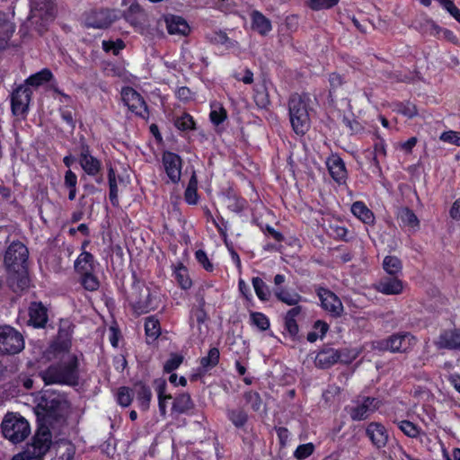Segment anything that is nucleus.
Listing matches in <instances>:
<instances>
[{
	"label": "nucleus",
	"mask_w": 460,
	"mask_h": 460,
	"mask_svg": "<svg viewBox=\"0 0 460 460\" xmlns=\"http://www.w3.org/2000/svg\"><path fill=\"white\" fill-rule=\"evenodd\" d=\"M28 248L22 242H13L4 254V265L7 271V285L13 292L28 288Z\"/></svg>",
	"instance_id": "1"
},
{
	"label": "nucleus",
	"mask_w": 460,
	"mask_h": 460,
	"mask_svg": "<svg viewBox=\"0 0 460 460\" xmlns=\"http://www.w3.org/2000/svg\"><path fill=\"white\" fill-rule=\"evenodd\" d=\"M40 376L46 385L66 384L75 385L78 383V360L69 353L63 355L61 361L49 366L40 372Z\"/></svg>",
	"instance_id": "2"
},
{
	"label": "nucleus",
	"mask_w": 460,
	"mask_h": 460,
	"mask_svg": "<svg viewBox=\"0 0 460 460\" xmlns=\"http://www.w3.org/2000/svg\"><path fill=\"white\" fill-rule=\"evenodd\" d=\"M309 96L295 93L288 101L291 126L297 135H304L310 127L308 111Z\"/></svg>",
	"instance_id": "3"
},
{
	"label": "nucleus",
	"mask_w": 460,
	"mask_h": 460,
	"mask_svg": "<svg viewBox=\"0 0 460 460\" xmlns=\"http://www.w3.org/2000/svg\"><path fill=\"white\" fill-rule=\"evenodd\" d=\"M1 426L4 437L13 444L22 442L31 433L29 422L18 413H7Z\"/></svg>",
	"instance_id": "4"
},
{
	"label": "nucleus",
	"mask_w": 460,
	"mask_h": 460,
	"mask_svg": "<svg viewBox=\"0 0 460 460\" xmlns=\"http://www.w3.org/2000/svg\"><path fill=\"white\" fill-rule=\"evenodd\" d=\"M23 335L10 325L0 326V355H15L24 349Z\"/></svg>",
	"instance_id": "5"
},
{
	"label": "nucleus",
	"mask_w": 460,
	"mask_h": 460,
	"mask_svg": "<svg viewBox=\"0 0 460 460\" xmlns=\"http://www.w3.org/2000/svg\"><path fill=\"white\" fill-rule=\"evenodd\" d=\"M129 295V301L137 314H147L157 307L155 298L148 288L144 285H135Z\"/></svg>",
	"instance_id": "6"
},
{
	"label": "nucleus",
	"mask_w": 460,
	"mask_h": 460,
	"mask_svg": "<svg viewBox=\"0 0 460 460\" xmlns=\"http://www.w3.org/2000/svg\"><path fill=\"white\" fill-rule=\"evenodd\" d=\"M55 17L54 0H34L31 4L30 20L32 24H39V32Z\"/></svg>",
	"instance_id": "7"
},
{
	"label": "nucleus",
	"mask_w": 460,
	"mask_h": 460,
	"mask_svg": "<svg viewBox=\"0 0 460 460\" xmlns=\"http://www.w3.org/2000/svg\"><path fill=\"white\" fill-rule=\"evenodd\" d=\"M380 404L381 402L375 397L358 396L347 409L353 420H363L374 413Z\"/></svg>",
	"instance_id": "8"
},
{
	"label": "nucleus",
	"mask_w": 460,
	"mask_h": 460,
	"mask_svg": "<svg viewBox=\"0 0 460 460\" xmlns=\"http://www.w3.org/2000/svg\"><path fill=\"white\" fill-rule=\"evenodd\" d=\"M121 99L125 106L142 119L148 118L147 105L143 97L132 87L127 86L121 90Z\"/></svg>",
	"instance_id": "9"
},
{
	"label": "nucleus",
	"mask_w": 460,
	"mask_h": 460,
	"mask_svg": "<svg viewBox=\"0 0 460 460\" xmlns=\"http://www.w3.org/2000/svg\"><path fill=\"white\" fill-rule=\"evenodd\" d=\"M382 348L391 352L404 353L416 344V339L410 332H397L381 342Z\"/></svg>",
	"instance_id": "10"
},
{
	"label": "nucleus",
	"mask_w": 460,
	"mask_h": 460,
	"mask_svg": "<svg viewBox=\"0 0 460 460\" xmlns=\"http://www.w3.org/2000/svg\"><path fill=\"white\" fill-rule=\"evenodd\" d=\"M119 18V12L102 9L91 11L85 14L84 25L88 28L104 29Z\"/></svg>",
	"instance_id": "11"
},
{
	"label": "nucleus",
	"mask_w": 460,
	"mask_h": 460,
	"mask_svg": "<svg viewBox=\"0 0 460 460\" xmlns=\"http://www.w3.org/2000/svg\"><path fill=\"white\" fill-rule=\"evenodd\" d=\"M317 296L321 302L322 308L332 317H340L344 311L341 299L332 291L318 288L316 289Z\"/></svg>",
	"instance_id": "12"
},
{
	"label": "nucleus",
	"mask_w": 460,
	"mask_h": 460,
	"mask_svg": "<svg viewBox=\"0 0 460 460\" xmlns=\"http://www.w3.org/2000/svg\"><path fill=\"white\" fill-rule=\"evenodd\" d=\"M39 407L50 417L58 418L67 408V402L60 394L46 393L42 395Z\"/></svg>",
	"instance_id": "13"
},
{
	"label": "nucleus",
	"mask_w": 460,
	"mask_h": 460,
	"mask_svg": "<svg viewBox=\"0 0 460 460\" xmlns=\"http://www.w3.org/2000/svg\"><path fill=\"white\" fill-rule=\"evenodd\" d=\"M51 445V433L47 427L38 429L32 438V443L25 451H30L31 456L42 460L43 456L48 452Z\"/></svg>",
	"instance_id": "14"
},
{
	"label": "nucleus",
	"mask_w": 460,
	"mask_h": 460,
	"mask_svg": "<svg viewBox=\"0 0 460 460\" xmlns=\"http://www.w3.org/2000/svg\"><path fill=\"white\" fill-rule=\"evenodd\" d=\"M163 164L170 181L173 183L179 182L181 176V158L174 153L164 152Z\"/></svg>",
	"instance_id": "15"
},
{
	"label": "nucleus",
	"mask_w": 460,
	"mask_h": 460,
	"mask_svg": "<svg viewBox=\"0 0 460 460\" xmlns=\"http://www.w3.org/2000/svg\"><path fill=\"white\" fill-rule=\"evenodd\" d=\"M32 92L27 85H20L12 94V111L13 114L24 113L29 107Z\"/></svg>",
	"instance_id": "16"
},
{
	"label": "nucleus",
	"mask_w": 460,
	"mask_h": 460,
	"mask_svg": "<svg viewBox=\"0 0 460 460\" xmlns=\"http://www.w3.org/2000/svg\"><path fill=\"white\" fill-rule=\"evenodd\" d=\"M123 4H129L122 13L124 19L133 27H142L146 13L136 0H122Z\"/></svg>",
	"instance_id": "17"
},
{
	"label": "nucleus",
	"mask_w": 460,
	"mask_h": 460,
	"mask_svg": "<svg viewBox=\"0 0 460 460\" xmlns=\"http://www.w3.org/2000/svg\"><path fill=\"white\" fill-rule=\"evenodd\" d=\"M366 434L378 449L385 447L388 442V432L385 426L379 422L369 423L366 429Z\"/></svg>",
	"instance_id": "18"
},
{
	"label": "nucleus",
	"mask_w": 460,
	"mask_h": 460,
	"mask_svg": "<svg viewBox=\"0 0 460 460\" xmlns=\"http://www.w3.org/2000/svg\"><path fill=\"white\" fill-rule=\"evenodd\" d=\"M435 345L438 349L460 350V329L444 330Z\"/></svg>",
	"instance_id": "19"
},
{
	"label": "nucleus",
	"mask_w": 460,
	"mask_h": 460,
	"mask_svg": "<svg viewBox=\"0 0 460 460\" xmlns=\"http://www.w3.org/2000/svg\"><path fill=\"white\" fill-rule=\"evenodd\" d=\"M339 361L348 362V360L341 358V354L339 350L332 348L322 349L314 358L315 366L323 369L329 368Z\"/></svg>",
	"instance_id": "20"
},
{
	"label": "nucleus",
	"mask_w": 460,
	"mask_h": 460,
	"mask_svg": "<svg viewBox=\"0 0 460 460\" xmlns=\"http://www.w3.org/2000/svg\"><path fill=\"white\" fill-rule=\"evenodd\" d=\"M326 165L332 178L338 183H344L347 179V170L342 159L336 155H332L326 160Z\"/></svg>",
	"instance_id": "21"
},
{
	"label": "nucleus",
	"mask_w": 460,
	"mask_h": 460,
	"mask_svg": "<svg viewBox=\"0 0 460 460\" xmlns=\"http://www.w3.org/2000/svg\"><path fill=\"white\" fill-rule=\"evenodd\" d=\"M79 163L88 175H97L101 170V162L90 154L87 145L81 146Z\"/></svg>",
	"instance_id": "22"
},
{
	"label": "nucleus",
	"mask_w": 460,
	"mask_h": 460,
	"mask_svg": "<svg viewBox=\"0 0 460 460\" xmlns=\"http://www.w3.org/2000/svg\"><path fill=\"white\" fill-rule=\"evenodd\" d=\"M375 288L385 295H399L403 290V282L398 276L385 277L376 284Z\"/></svg>",
	"instance_id": "23"
},
{
	"label": "nucleus",
	"mask_w": 460,
	"mask_h": 460,
	"mask_svg": "<svg viewBox=\"0 0 460 460\" xmlns=\"http://www.w3.org/2000/svg\"><path fill=\"white\" fill-rule=\"evenodd\" d=\"M29 323L36 328L44 327L48 322L47 308L41 302H32L29 307Z\"/></svg>",
	"instance_id": "24"
},
{
	"label": "nucleus",
	"mask_w": 460,
	"mask_h": 460,
	"mask_svg": "<svg viewBox=\"0 0 460 460\" xmlns=\"http://www.w3.org/2000/svg\"><path fill=\"white\" fill-rule=\"evenodd\" d=\"M165 23L168 33L171 35L184 37L190 31L188 22L181 16H167L165 17Z\"/></svg>",
	"instance_id": "25"
},
{
	"label": "nucleus",
	"mask_w": 460,
	"mask_h": 460,
	"mask_svg": "<svg viewBox=\"0 0 460 460\" xmlns=\"http://www.w3.org/2000/svg\"><path fill=\"white\" fill-rule=\"evenodd\" d=\"M252 28L259 34L265 36L271 30V22L259 11H253L251 14Z\"/></svg>",
	"instance_id": "26"
},
{
	"label": "nucleus",
	"mask_w": 460,
	"mask_h": 460,
	"mask_svg": "<svg viewBox=\"0 0 460 460\" xmlns=\"http://www.w3.org/2000/svg\"><path fill=\"white\" fill-rule=\"evenodd\" d=\"M193 407L194 402L191 400L190 394H181L173 399L172 405V413L177 415L187 413Z\"/></svg>",
	"instance_id": "27"
},
{
	"label": "nucleus",
	"mask_w": 460,
	"mask_h": 460,
	"mask_svg": "<svg viewBox=\"0 0 460 460\" xmlns=\"http://www.w3.org/2000/svg\"><path fill=\"white\" fill-rule=\"evenodd\" d=\"M135 389L139 408L147 411L152 398L150 388L143 384H137Z\"/></svg>",
	"instance_id": "28"
},
{
	"label": "nucleus",
	"mask_w": 460,
	"mask_h": 460,
	"mask_svg": "<svg viewBox=\"0 0 460 460\" xmlns=\"http://www.w3.org/2000/svg\"><path fill=\"white\" fill-rule=\"evenodd\" d=\"M351 212L366 224H372L374 222V214L361 201H356L352 204Z\"/></svg>",
	"instance_id": "29"
},
{
	"label": "nucleus",
	"mask_w": 460,
	"mask_h": 460,
	"mask_svg": "<svg viewBox=\"0 0 460 460\" xmlns=\"http://www.w3.org/2000/svg\"><path fill=\"white\" fill-rule=\"evenodd\" d=\"M383 269L390 276H398L402 273V263L398 257L388 255L383 261Z\"/></svg>",
	"instance_id": "30"
},
{
	"label": "nucleus",
	"mask_w": 460,
	"mask_h": 460,
	"mask_svg": "<svg viewBox=\"0 0 460 460\" xmlns=\"http://www.w3.org/2000/svg\"><path fill=\"white\" fill-rule=\"evenodd\" d=\"M53 77L51 71L48 68H44L38 73L31 75L25 81L24 85H31L34 87H39L45 83L49 82Z\"/></svg>",
	"instance_id": "31"
},
{
	"label": "nucleus",
	"mask_w": 460,
	"mask_h": 460,
	"mask_svg": "<svg viewBox=\"0 0 460 460\" xmlns=\"http://www.w3.org/2000/svg\"><path fill=\"white\" fill-rule=\"evenodd\" d=\"M75 268L78 272L92 271L93 256L88 252H82L75 262Z\"/></svg>",
	"instance_id": "32"
},
{
	"label": "nucleus",
	"mask_w": 460,
	"mask_h": 460,
	"mask_svg": "<svg viewBox=\"0 0 460 460\" xmlns=\"http://www.w3.org/2000/svg\"><path fill=\"white\" fill-rule=\"evenodd\" d=\"M398 218L404 226L415 228L419 226V219L414 212L408 208H401L397 212Z\"/></svg>",
	"instance_id": "33"
},
{
	"label": "nucleus",
	"mask_w": 460,
	"mask_h": 460,
	"mask_svg": "<svg viewBox=\"0 0 460 460\" xmlns=\"http://www.w3.org/2000/svg\"><path fill=\"white\" fill-rule=\"evenodd\" d=\"M252 284L254 288L255 294L261 301H269L270 298V290L266 283L259 277H254L252 279Z\"/></svg>",
	"instance_id": "34"
},
{
	"label": "nucleus",
	"mask_w": 460,
	"mask_h": 460,
	"mask_svg": "<svg viewBox=\"0 0 460 460\" xmlns=\"http://www.w3.org/2000/svg\"><path fill=\"white\" fill-rule=\"evenodd\" d=\"M219 350L217 348L209 349L208 355L200 358V367L204 372H207L216 367L219 361Z\"/></svg>",
	"instance_id": "35"
},
{
	"label": "nucleus",
	"mask_w": 460,
	"mask_h": 460,
	"mask_svg": "<svg viewBox=\"0 0 460 460\" xmlns=\"http://www.w3.org/2000/svg\"><path fill=\"white\" fill-rule=\"evenodd\" d=\"M400 430L411 438H416L421 433V429L410 420H398L395 421Z\"/></svg>",
	"instance_id": "36"
},
{
	"label": "nucleus",
	"mask_w": 460,
	"mask_h": 460,
	"mask_svg": "<svg viewBox=\"0 0 460 460\" xmlns=\"http://www.w3.org/2000/svg\"><path fill=\"white\" fill-rule=\"evenodd\" d=\"M275 296L279 301L288 305H295L301 299V296L297 293H291L282 288H277L275 290Z\"/></svg>",
	"instance_id": "37"
},
{
	"label": "nucleus",
	"mask_w": 460,
	"mask_h": 460,
	"mask_svg": "<svg viewBox=\"0 0 460 460\" xmlns=\"http://www.w3.org/2000/svg\"><path fill=\"white\" fill-rule=\"evenodd\" d=\"M145 331L147 337L155 340L161 333L159 321L154 316L147 317L145 323Z\"/></svg>",
	"instance_id": "38"
},
{
	"label": "nucleus",
	"mask_w": 460,
	"mask_h": 460,
	"mask_svg": "<svg viewBox=\"0 0 460 460\" xmlns=\"http://www.w3.org/2000/svg\"><path fill=\"white\" fill-rule=\"evenodd\" d=\"M227 416L236 428L243 427L248 420L247 413L241 409L228 411Z\"/></svg>",
	"instance_id": "39"
},
{
	"label": "nucleus",
	"mask_w": 460,
	"mask_h": 460,
	"mask_svg": "<svg viewBox=\"0 0 460 460\" xmlns=\"http://www.w3.org/2000/svg\"><path fill=\"white\" fill-rule=\"evenodd\" d=\"M174 276L181 288L188 289L191 287V280L188 275V270L181 264L175 269Z\"/></svg>",
	"instance_id": "40"
},
{
	"label": "nucleus",
	"mask_w": 460,
	"mask_h": 460,
	"mask_svg": "<svg viewBox=\"0 0 460 460\" xmlns=\"http://www.w3.org/2000/svg\"><path fill=\"white\" fill-rule=\"evenodd\" d=\"M108 179L110 185V199L113 206H117L119 204L118 201V186L116 181V176L114 170L111 167L108 172Z\"/></svg>",
	"instance_id": "41"
},
{
	"label": "nucleus",
	"mask_w": 460,
	"mask_h": 460,
	"mask_svg": "<svg viewBox=\"0 0 460 460\" xmlns=\"http://www.w3.org/2000/svg\"><path fill=\"white\" fill-rule=\"evenodd\" d=\"M14 31V25L4 13H0V39L9 38Z\"/></svg>",
	"instance_id": "42"
},
{
	"label": "nucleus",
	"mask_w": 460,
	"mask_h": 460,
	"mask_svg": "<svg viewBox=\"0 0 460 460\" xmlns=\"http://www.w3.org/2000/svg\"><path fill=\"white\" fill-rule=\"evenodd\" d=\"M80 273L82 274L81 283L86 290L94 291L99 288V281L97 278L92 274V271Z\"/></svg>",
	"instance_id": "43"
},
{
	"label": "nucleus",
	"mask_w": 460,
	"mask_h": 460,
	"mask_svg": "<svg viewBox=\"0 0 460 460\" xmlns=\"http://www.w3.org/2000/svg\"><path fill=\"white\" fill-rule=\"evenodd\" d=\"M408 455L401 444L395 442L391 445L388 454L389 460H408Z\"/></svg>",
	"instance_id": "44"
},
{
	"label": "nucleus",
	"mask_w": 460,
	"mask_h": 460,
	"mask_svg": "<svg viewBox=\"0 0 460 460\" xmlns=\"http://www.w3.org/2000/svg\"><path fill=\"white\" fill-rule=\"evenodd\" d=\"M102 45L104 51L112 52V54L116 56L125 48V43L120 39H117L116 40H103Z\"/></svg>",
	"instance_id": "45"
},
{
	"label": "nucleus",
	"mask_w": 460,
	"mask_h": 460,
	"mask_svg": "<svg viewBox=\"0 0 460 460\" xmlns=\"http://www.w3.org/2000/svg\"><path fill=\"white\" fill-rule=\"evenodd\" d=\"M338 3L339 0H306V4L314 11L332 8Z\"/></svg>",
	"instance_id": "46"
},
{
	"label": "nucleus",
	"mask_w": 460,
	"mask_h": 460,
	"mask_svg": "<svg viewBox=\"0 0 460 460\" xmlns=\"http://www.w3.org/2000/svg\"><path fill=\"white\" fill-rule=\"evenodd\" d=\"M250 316L252 323L257 326L260 330L265 331L270 327L269 319L265 314L258 312H252Z\"/></svg>",
	"instance_id": "47"
},
{
	"label": "nucleus",
	"mask_w": 460,
	"mask_h": 460,
	"mask_svg": "<svg viewBox=\"0 0 460 460\" xmlns=\"http://www.w3.org/2000/svg\"><path fill=\"white\" fill-rule=\"evenodd\" d=\"M244 399L247 403L251 404V407L253 411H258L261 409L262 400L257 392H246L244 394Z\"/></svg>",
	"instance_id": "48"
},
{
	"label": "nucleus",
	"mask_w": 460,
	"mask_h": 460,
	"mask_svg": "<svg viewBox=\"0 0 460 460\" xmlns=\"http://www.w3.org/2000/svg\"><path fill=\"white\" fill-rule=\"evenodd\" d=\"M174 125L181 130H190L194 128L195 123L190 115L183 114L175 119Z\"/></svg>",
	"instance_id": "49"
},
{
	"label": "nucleus",
	"mask_w": 460,
	"mask_h": 460,
	"mask_svg": "<svg viewBox=\"0 0 460 460\" xmlns=\"http://www.w3.org/2000/svg\"><path fill=\"white\" fill-rule=\"evenodd\" d=\"M314 448V447L312 443L300 445L296 449L294 456L296 459H305L313 454Z\"/></svg>",
	"instance_id": "50"
},
{
	"label": "nucleus",
	"mask_w": 460,
	"mask_h": 460,
	"mask_svg": "<svg viewBox=\"0 0 460 460\" xmlns=\"http://www.w3.org/2000/svg\"><path fill=\"white\" fill-rule=\"evenodd\" d=\"M117 399L121 406L127 407L130 405L133 396L128 387H120L118 391Z\"/></svg>",
	"instance_id": "51"
},
{
	"label": "nucleus",
	"mask_w": 460,
	"mask_h": 460,
	"mask_svg": "<svg viewBox=\"0 0 460 460\" xmlns=\"http://www.w3.org/2000/svg\"><path fill=\"white\" fill-rule=\"evenodd\" d=\"M183 358L178 354H173L171 358L165 362L164 366V369L166 373H171L173 370L177 369L181 364L182 363Z\"/></svg>",
	"instance_id": "52"
},
{
	"label": "nucleus",
	"mask_w": 460,
	"mask_h": 460,
	"mask_svg": "<svg viewBox=\"0 0 460 460\" xmlns=\"http://www.w3.org/2000/svg\"><path fill=\"white\" fill-rule=\"evenodd\" d=\"M440 140L460 146V132L457 131H445L440 135Z\"/></svg>",
	"instance_id": "53"
},
{
	"label": "nucleus",
	"mask_w": 460,
	"mask_h": 460,
	"mask_svg": "<svg viewBox=\"0 0 460 460\" xmlns=\"http://www.w3.org/2000/svg\"><path fill=\"white\" fill-rule=\"evenodd\" d=\"M227 208L234 212H240L244 208L245 201L235 196L227 197Z\"/></svg>",
	"instance_id": "54"
},
{
	"label": "nucleus",
	"mask_w": 460,
	"mask_h": 460,
	"mask_svg": "<svg viewBox=\"0 0 460 460\" xmlns=\"http://www.w3.org/2000/svg\"><path fill=\"white\" fill-rule=\"evenodd\" d=\"M210 119L215 125L221 124L226 119V111L219 106L210 112Z\"/></svg>",
	"instance_id": "55"
},
{
	"label": "nucleus",
	"mask_w": 460,
	"mask_h": 460,
	"mask_svg": "<svg viewBox=\"0 0 460 460\" xmlns=\"http://www.w3.org/2000/svg\"><path fill=\"white\" fill-rule=\"evenodd\" d=\"M184 199L190 205H195L198 202L197 187L191 186V182L189 183L185 190Z\"/></svg>",
	"instance_id": "56"
},
{
	"label": "nucleus",
	"mask_w": 460,
	"mask_h": 460,
	"mask_svg": "<svg viewBox=\"0 0 460 460\" xmlns=\"http://www.w3.org/2000/svg\"><path fill=\"white\" fill-rule=\"evenodd\" d=\"M398 111L410 119L415 117L418 113L416 106L411 102L400 104Z\"/></svg>",
	"instance_id": "57"
},
{
	"label": "nucleus",
	"mask_w": 460,
	"mask_h": 460,
	"mask_svg": "<svg viewBox=\"0 0 460 460\" xmlns=\"http://www.w3.org/2000/svg\"><path fill=\"white\" fill-rule=\"evenodd\" d=\"M64 185L67 189H75L77 185V176L71 170H67L64 177Z\"/></svg>",
	"instance_id": "58"
},
{
	"label": "nucleus",
	"mask_w": 460,
	"mask_h": 460,
	"mask_svg": "<svg viewBox=\"0 0 460 460\" xmlns=\"http://www.w3.org/2000/svg\"><path fill=\"white\" fill-rule=\"evenodd\" d=\"M60 113L63 120L66 122L67 125H69L72 128H75V119L74 115L75 112L71 108L65 107L60 109Z\"/></svg>",
	"instance_id": "59"
},
{
	"label": "nucleus",
	"mask_w": 460,
	"mask_h": 460,
	"mask_svg": "<svg viewBox=\"0 0 460 460\" xmlns=\"http://www.w3.org/2000/svg\"><path fill=\"white\" fill-rule=\"evenodd\" d=\"M373 155H373L374 164L376 166L378 167V165H379L378 157L385 156V155H386L385 146L382 141L378 142L375 145Z\"/></svg>",
	"instance_id": "60"
},
{
	"label": "nucleus",
	"mask_w": 460,
	"mask_h": 460,
	"mask_svg": "<svg viewBox=\"0 0 460 460\" xmlns=\"http://www.w3.org/2000/svg\"><path fill=\"white\" fill-rule=\"evenodd\" d=\"M69 329H70V325L68 324V323H65L64 324L61 325V327L59 328V331H58V339L62 340V341L64 343V348H67V342L69 341V338H70V334H71V332Z\"/></svg>",
	"instance_id": "61"
},
{
	"label": "nucleus",
	"mask_w": 460,
	"mask_h": 460,
	"mask_svg": "<svg viewBox=\"0 0 460 460\" xmlns=\"http://www.w3.org/2000/svg\"><path fill=\"white\" fill-rule=\"evenodd\" d=\"M195 257L197 259V261L202 264V266L204 267V269L208 271H210L212 270L213 269V266L212 264L209 262L208 261V258L206 254V252L202 250H198L195 253Z\"/></svg>",
	"instance_id": "62"
},
{
	"label": "nucleus",
	"mask_w": 460,
	"mask_h": 460,
	"mask_svg": "<svg viewBox=\"0 0 460 460\" xmlns=\"http://www.w3.org/2000/svg\"><path fill=\"white\" fill-rule=\"evenodd\" d=\"M329 82L331 85L330 92L335 91L338 87H340L342 84V78L339 74H332L329 77Z\"/></svg>",
	"instance_id": "63"
},
{
	"label": "nucleus",
	"mask_w": 460,
	"mask_h": 460,
	"mask_svg": "<svg viewBox=\"0 0 460 460\" xmlns=\"http://www.w3.org/2000/svg\"><path fill=\"white\" fill-rule=\"evenodd\" d=\"M450 216L454 219H460V199H456L450 209Z\"/></svg>",
	"instance_id": "64"
}]
</instances>
